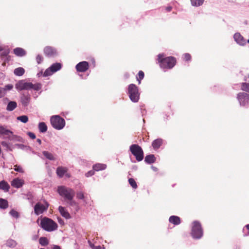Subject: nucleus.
<instances>
[{
  "label": "nucleus",
  "mask_w": 249,
  "mask_h": 249,
  "mask_svg": "<svg viewBox=\"0 0 249 249\" xmlns=\"http://www.w3.org/2000/svg\"><path fill=\"white\" fill-rule=\"evenodd\" d=\"M16 89L18 90L34 89L38 90L41 89V85L37 83L33 84L31 82H28L25 80H22L17 82L15 85Z\"/></svg>",
  "instance_id": "f257e3e1"
},
{
  "label": "nucleus",
  "mask_w": 249,
  "mask_h": 249,
  "mask_svg": "<svg viewBox=\"0 0 249 249\" xmlns=\"http://www.w3.org/2000/svg\"><path fill=\"white\" fill-rule=\"evenodd\" d=\"M163 54L158 55V61L161 68L163 69H171L173 68L176 62V59L173 57H167L163 58Z\"/></svg>",
  "instance_id": "f03ea898"
},
{
  "label": "nucleus",
  "mask_w": 249,
  "mask_h": 249,
  "mask_svg": "<svg viewBox=\"0 0 249 249\" xmlns=\"http://www.w3.org/2000/svg\"><path fill=\"white\" fill-rule=\"evenodd\" d=\"M40 226L45 231L51 232L57 229V224L52 219L44 217L40 220Z\"/></svg>",
  "instance_id": "7ed1b4c3"
},
{
  "label": "nucleus",
  "mask_w": 249,
  "mask_h": 249,
  "mask_svg": "<svg viewBox=\"0 0 249 249\" xmlns=\"http://www.w3.org/2000/svg\"><path fill=\"white\" fill-rule=\"evenodd\" d=\"M57 191L60 196L69 200L72 199L75 195L73 189L64 186H59Z\"/></svg>",
  "instance_id": "20e7f679"
},
{
  "label": "nucleus",
  "mask_w": 249,
  "mask_h": 249,
  "mask_svg": "<svg viewBox=\"0 0 249 249\" xmlns=\"http://www.w3.org/2000/svg\"><path fill=\"white\" fill-rule=\"evenodd\" d=\"M50 121L53 127L57 130L63 129L65 125V120L58 115L52 116Z\"/></svg>",
  "instance_id": "39448f33"
},
{
  "label": "nucleus",
  "mask_w": 249,
  "mask_h": 249,
  "mask_svg": "<svg viewBox=\"0 0 249 249\" xmlns=\"http://www.w3.org/2000/svg\"><path fill=\"white\" fill-rule=\"evenodd\" d=\"M128 92L131 100L133 102H137L140 97V94L137 87L134 84H130L128 86Z\"/></svg>",
  "instance_id": "423d86ee"
},
{
  "label": "nucleus",
  "mask_w": 249,
  "mask_h": 249,
  "mask_svg": "<svg viewBox=\"0 0 249 249\" xmlns=\"http://www.w3.org/2000/svg\"><path fill=\"white\" fill-rule=\"evenodd\" d=\"M191 234L193 237L196 239H199L202 236V229L200 224L198 222L194 221L193 222Z\"/></svg>",
  "instance_id": "0eeeda50"
},
{
  "label": "nucleus",
  "mask_w": 249,
  "mask_h": 249,
  "mask_svg": "<svg viewBox=\"0 0 249 249\" xmlns=\"http://www.w3.org/2000/svg\"><path fill=\"white\" fill-rule=\"evenodd\" d=\"M130 150L138 161L143 160V152L140 146L137 144H132L130 147Z\"/></svg>",
  "instance_id": "6e6552de"
},
{
  "label": "nucleus",
  "mask_w": 249,
  "mask_h": 249,
  "mask_svg": "<svg viewBox=\"0 0 249 249\" xmlns=\"http://www.w3.org/2000/svg\"><path fill=\"white\" fill-rule=\"evenodd\" d=\"M49 207V204L47 202L44 203H37L34 206V212L36 215L42 214L44 211H47Z\"/></svg>",
  "instance_id": "1a4fd4ad"
},
{
  "label": "nucleus",
  "mask_w": 249,
  "mask_h": 249,
  "mask_svg": "<svg viewBox=\"0 0 249 249\" xmlns=\"http://www.w3.org/2000/svg\"><path fill=\"white\" fill-rule=\"evenodd\" d=\"M61 68V65L59 63H56L52 65L49 68L46 70L43 73V76H48L59 71Z\"/></svg>",
  "instance_id": "9d476101"
},
{
  "label": "nucleus",
  "mask_w": 249,
  "mask_h": 249,
  "mask_svg": "<svg viewBox=\"0 0 249 249\" xmlns=\"http://www.w3.org/2000/svg\"><path fill=\"white\" fill-rule=\"evenodd\" d=\"M237 98L241 106H244L249 103V95L246 93H239Z\"/></svg>",
  "instance_id": "9b49d317"
},
{
  "label": "nucleus",
  "mask_w": 249,
  "mask_h": 249,
  "mask_svg": "<svg viewBox=\"0 0 249 249\" xmlns=\"http://www.w3.org/2000/svg\"><path fill=\"white\" fill-rule=\"evenodd\" d=\"M13 132L7 128L6 126L0 124V136L4 138L11 139Z\"/></svg>",
  "instance_id": "f8f14e48"
},
{
  "label": "nucleus",
  "mask_w": 249,
  "mask_h": 249,
  "mask_svg": "<svg viewBox=\"0 0 249 249\" xmlns=\"http://www.w3.org/2000/svg\"><path fill=\"white\" fill-rule=\"evenodd\" d=\"M89 68V64L86 61H82L76 66V69L77 71L80 72H84L86 71Z\"/></svg>",
  "instance_id": "ddd939ff"
},
{
  "label": "nucleus",
  "mask_w": 249,
  "mask_h": 249,
  "mask_svg": "<svg viewBox=\"0 0 249 249\" xmlns=\"http://www.w3.org/2000/svg\"><path fill=\"white\" fill-rule=\"evenodd\" d=\"M12 186L16 188H19L21 187L24 184L23 179L19 178H16L14 179L11 182Z\"/></svg>",
  "instance_id": "4468645a"
},
{
  "label": "nucleus",
  "mask_w": 249,
  "mask_h": 249,
  "mask_svg": "<svg viewBox=\"0 0 249 249\" xmlns=\"http://www.w3.org/2000/svg\"><path fill=\"white\" fill-rule=\"evenodd\" d=\"M68 169L66 167L60 166L58 167L56 169V174L60 177H63L64 175H66L68 177H70V176L67 174Z\"/></svg>",
  "instance_id": "2eb2a0df"
},
{
  "label": "nucleus",
  "mask_w": 249,
  "mask_h": 249,
  "mask_svg": "<svg viewBox=\"0 0 249 249\" xmlns=\"http://www.w3.org/2000/svg\"><path fill=\"white\" fill-rule=\"evenodd\" d=\"M234 39L237 43L240 45L243 46L246 44V40L239 33H236L234 34Z\"/></svg>",
  "instance_id": "dca6fc26"
},
{
  "label": "nucleus",
  "mask_w": 249,
  "mask_h": 249,
  "mask_svg": "<svg viewBox=\"0 0 249 249\" xmlns=\"http://www.w3.org/2000/svg\"><path fill=\"white\" fill-rule=\"evenodd\" d=\"M44 53L48 56H53L56 54L55 49L51 47H46L44 50Z\"/></svg>",
  "instance_id": "f3484780"
},
{
  "label": "nucleus",
  "mask_w": 249,
  "mask_h": 249,
  "mask_svg": "<svg viewBox=\"0 0 249 249\" xmlns=\"http://www.w3.org/2000/svg\"><path fill=\"white\" fill-rule=\"evenodd\" d=\"M58 211L63 217L66 219H69L71 218L70 213H68L65 208L60 206L58 208Z\"/></svg>",
  "instance_id": "a211bd4d"
},
{
  "label": "nucleus",
  "mask_w": 249,
  "mask_h": 249,
  "mask_svg": "<svg viewBox=\"0 0 249 249\" xmlns=\"http://www.w3.org/2000/svg\"><path fill=\"white\" fill-rule=\"evenodd\" d=\"M13 51L14 53L18 56H23L26 54L25 51L21 48H16Z\"/></svg>",
  "instance_id": "6ab92c4d"
},
{
  "label": "nucleus",
  "mask_w": 249,
  "mask_h": 249,
  "mask_svg": "<svg viewBox=\"0 0 249 249\" xmlns=\"http://www.w3.org/2000/svg\"><path fill=\"white\" fill-rule=\"evenodd\" d=\"M10 189V186L8 183L4 180H2L0 182V189L4 191L5 192H7Z\"/></svg>",
  "instance_id": "aec40b11"
},
{
  "label": "nucleus",
  "mask_w": 249,
  "mask_h": 249,
  "mask_svg": "<svg viewBox=\"0 0 249 249\" xmlns=\"http://www.w3.org/2000/svg\"><path fill=\"white\" fill-rule=\"evenodd\" d=\"M30 96L29 95H23L21 97V102L22 104L24 106H27L30 102Z\"/></svg>",
  "instance_id": "412c9836"
},
{
  "label": "nucleus",
  "mask_w": 249,
  "mask_h": 249,
  "mask_svg": "<svg viewBox=\"0 0 249 249\" xmlns=\"http://www.w3.org/2000/svg\"><path fill=\"white\" fill-rule=\"evenodd\" d=\"M17 107V104L15 101L9 102L7 106L6 110L9 111H12L14 110Z\"/></svg>",
  "instance_id": "4be33fe9"
},
{
  "label": "nucleus",
  "mask_w": 249,
  "mask_h": 249,
  "mask_svg": "<svg viewBox=\"0 0 249 249\" xmlns=\"http://www.w3.org/2000/svg\"><path fill=\"white\" fill-rule=\"evenodd\" d=\"M169 222L174 225H178L180 223V220L179 217L177 216H171L169 218Z\"/></svg>",
  "instance_id": "5701e85b"
},
{
  "label": "nucleus",
  "mask_w": 249,
  "mask_h": 249,
  "mask_svg": "<svg viewBox=\"0 0 249 249\" xmlns=\"http://www.w3.org/2000/svg\"><path fill=\"white\" fill-rule=\"evenodd\" d=\"M162 142V140L160 139H158L154 140L152 142V146L155 149H158Z\"/></svg>",
  "instance_id": "b1692460"
},
{
  "label": "nucleus",
  "mask_w": 249,
  "mask_h": 249,
  "mask_svg": "<svg viewBox=\"0 0 249 249\" xmlns=\"http://www.w3.org/2000/svg\"><path fill=\"white\" fill-rule=\"evenodd\" d=\"M13 85L12 84H7L3 88H2V91L4 96L7 94V92L13 89Z\"/></svg>",
  "instance_id": "393cba45"
},
{
  "label": "nucleus",
  "mask_w": 249,
  "mask_h": 249,
  "mask_svg": "<svg viewBox=\"0 0 249 249\" xmlns=\"http://www.w3.org/2000/svg\"><path fill=\"white\" fill-rule=\"evenodd\" d=\"M38 128L40 132L44 133L47 130V126L45 123L41 122L38 124Z\"/></svg>",
  "instance_id": "a878e982"
},
{
  "label": "nucleus",
  "mask_w": 249,
  "mask_h": 249,
  "mask_svg": "<svg viewBox=\"0 0 249 249\" xmlns=\"http://www.w3.org/2000/svg\"><path fill=\"white\" fill-rule=\"evenodd\" d=\"M106 165L104 164L98 163L94 165L93 166V170L95 171H99L101 170H104L106 168Z\"/></svg>",
  "instance_id": "bb28decb"
},
{
  "label": "nucleus",
  "mask_w": 249,
  "mask_h": 249,
  "mask_svg": "<svg viewBox=\"0 0 249 249\" xmlns=\"http://www.w3.org/2000/svg\"><path fill=\"white\" fill-rule=\"evenodd\" d=\"M144 160L148 163H152L155 162V158L153 155H149L145 157Z\"/></svg>",
  "instance_id": "cd10ccee"
},
{
  "label": "nucleus",
  "mask_w": 249,
  "mask_h": 249,
  "mask_svg": "<svg viewBox=\"0 0 249 249\" xmlns=\"http://www.w3.org/2000/svg\"><path fill=\"white\" fill-rule=\"evenodd\" d=\"M25 72L24 69L22 68L19 67L16 69L14 70V74L17 76H21Z\"/></svg>",
  "instance_id": "c85d7f7f"
},
{
  "label": "nucleus",
  "mask_w": 249,
  "mask_h": 249,
  "mask_svg": "<svg viewBox=\"0 0 249 249\" xmlns=\"http://www.w3.org/2000/svg\"><path fill=\"white\" fill-rule=\"evenodd\" d=\"M43 154L47 159L50 160H55V158L54 157L53 155L48 151H43Z\"/></svg>",
  "instance_id": "c756f323"
},
{
  "label": "nucleus",
  "mask_w": 249,
  "mask_h": 249,
  "mask_svg": "<svg viewBox=\"0 0 249 249\" xmlns=\"http://www.w3.org/2000/svg\"><path fill=\"white\" fill-rule=\"evenodd\" d=\"M17 119L22 123H26L28 121V117L26 115H22L18 116L17 118Z\"/></svg>",
  "instance_id": "7c9ffc66"
},
{
  "label": "nucleus",
  "mask_w": 249,
  "mask_h": 249,
  "mask_svg": "<svg viewBox=\"0 0 249 249\" xmlns=\"http://www.w3.org/2000/svg\"><path fill=\"white\" fill-rule=\"evenodd\" d=\"M204 0H191V3L193 6H199L203 4Z\"/></svg>",
  "instance_id": "2f4dec72"
},
{
  "label": "nucleus",
  "mask_w": 249,
  "mask_h": 249,
  "mask_svg": "<svg viewBox=\"0 0 249 249\" xmlns=\"http://www.w3.org/2000/svg\"><path fill=\"white\" fill-rule=\"evenodd\" d=\"M8 207L7 201L2 198H0V208L2 209H5Z\"/></svg>",
  "instance_id": "473e14b6"
},
{
  "label": "nucleus",
  "mask_w": 249,
  "mask_h": 249,
  "mask_svg": "<svg viewBox=\"0 0 249 249\" xmlns=\"http://www.w3.org/2000/svg\"><path fill=\"white\" fill-rule=\"evenodd\" d=\"M16 245L17 243L16 241L12 239L8 240L6 242L7 246L10 248H14L16 246Z\"/></svg>",
  "instance_id": "72a5a7b5"
},
{
  "label": "nucleus",
  "mask_w": 249,
  "mask_h": 249,
  "mask_svg": "<svg viewBox=\"0 0 249 249\" xmlns=\"http://www.w3.org/2000/svg\"><path fill=\"white\" fill-rule=\"evenodd\" d=\"M39 243L42 246H46L48 244V239L46 237H40L39 239Z\"/></svg>",
  "instance_id": "f704fd0d"
},
{
  "label": "nucleus",
  "mask_w": 249,
  "mask_h": 249,
  "mask_svg": "<svg viewBox=\"0 0 249 249\" xmlns=\"http://www.w3.org/2000/svg\"><path fill=\"white\" fill-rule=\"evenodd\" d=\"M14 169L15 171H17L18 172L23 173L24 172L22 167L20 165H14Z\"/></svg>",
  "instance_id": "c9c22d12"
},
{
  "label": "nucleus",
  "mask_w": 249,
  "mask_h": 249,
  "mask_svg": "<svg viewBox=\"0 0 249 249\" xmlns=\"http://www.w3.org/2000/svg\"><path fill=\"white\" fill-rule=\"evenodd\" d=\"M241 89L249 92V84L243 83L241 85Z\"/></svg>",
  "instance_id": "e433bc0d"
},
{
  "label": "nucleus",
  "mask_w": 249,
  "mask_h": 249,
  "mask_svg": "<svg viewBox=\"0 0 249 249\" xmlns=\"http://www.w3.org/2000/svg\"><path fill=\"white\" fill-rule=\"evenodd\" d=\"M144 77V73L142 71H139L138 73V77H137V79L139 82V84H141V80Z\"/></svg>",
  "instance_id": "4c0bfd02"
},
{
  "label": "nucleus",
  "mask_w": 249,
  "mask_h": 249,
  "mask_svg": "<svg viewBox=\"0 0 249 249\" xmlns=\"http://www.w3.org/2000/svg\"><path fill=\"white\" fill-rule=\"evenodd\" d=\"M129 184H130V185L134 188V189H136L137 187V183L136 182V181L134 180V179L131 178H129Z\"/></svg>",
  "instance_id": "58836bf2"
},
{
  "label": "nucleus",
  "mask_w": 249,
  "mask_h": 249,
  "mask_svg": "<svg viewBox=\"0 0 249 249\" xmlns=\"http://www.w3.org/2000/svg\"><path fill=\"white\" fill-rule=\"evenodd\" d=\"M10 140H16L18 141H21L22 138L17 135H14L13 133V135H11V139H9Z\"/></svg>",
  "instance_id": "ea45409f"
},
{
  "label": "nucleus",
  "mask_w": 249,
  "mask_h": 249,
  "mask_svg": "<svg viewBox=\"0 0 249 249\" xmlns=\"http://www.w3.org/2000/svg\"><path fill=\"white\" fill-rule=\"evenodd\" d=\"M10 214L14 217L18 218L19 217V214L18 212L14 210H12L10 212Z\"/></svg>",
  "instance_id": "a19ab883"
},
{
  "label": "nucleus",
  "mask_w": 249,
  "mask_h": 249,
  "mask_svg": "<svg viewBox=\"0 0 249 249\" xmlns=\"http://www.w3.org/2000/svg\"><path fill=\"white\" fill-rule=\"evenodd\" d=\"M76 196L78 199H83L84 198V194L82 192H78L76 194Z\"/></svg>",
  "instance_id": "79ce46f5"
},
{
  "label": "nucleus",
  "mask_w": 249,
  "mask_h": 249,
  "mask_svg": "<svg viewBox=\"0 0 249 249\" xmlns=\"http://www.w3.org/2000/svg\"><path fill=\"white\" fill-rule=\"evenodd\" d=\"M36 60L38 64H40L43 60V57L40 55H37L36 57Z\"/></svg>",
  "instance_id": "37998d69"
},
{
  "label": "nucleus",
  "mask_w": 249,
  "mask_h": 249,
  "mask_svg": "<svg viewBox=\"0 0 249 249\" xmlns=\"http://www.w3.org/2000/svg\"><path fill=\"white\" fill-rule=\"evenodd\" d=\"M1 144L3 146L5 147L7 149H9V144L7 142L5 141H2L1 142Z\"/></svg>",
  "instance_id": "c03bdc74"
},
{
  "label": "nucleus",
  "mask_w": 249,
  "mask_h": 249,
  "mask_svg": "<svg viewBox=\"0 0 249 249\" xmlns=\"http://www.w3.org/2000/svg\"><path fill=\"white\" fill-rule=\"evenodd\" d=\"M184 59L186 61H188V60H190V59H191V55L189 53H185L184 55Z\"/></svg>",
  "instance_id": "a18cd8bd"
},
{
  "label": "nucleus",
  "mask_w": 249,
  "mask_h": 249,
  "mask_svg": "<svg viewBox=\"0 0 249 249\" xmlns=\"http://www.w3.org/2000/svg\"><path fill=\"white\" fill-rule=\"evenodd\" d=\"M70 202L69 203L70 205H71V206H75L76 207H77V204L75 201L72 200V199H71V200H70Z\"/></svg>",
  "instance_id": "49530a36"
},
{
  "label": "nucleus",
  "mask_w": 249,
  "mask_h": 249,
  "mask_svg": "<svg viewBox=\"0 0 249 249\" xmlns=\"http://www.w3.org/2000/svg\"><path fill=\"white\" fill-rule=\"evenodd\" d=\"M94 172L93 171H90L87 173L85 175L87 177H89L93 175L94 174Z\"/></svg>",
  "instance_id": "de8ad7c7"
},
{
  "label": "nucleus",
  "mask_w": 249,
  "mask_h": 249,
  "mask_svg": "<svg viewBox=\"0 0 249 249\" xmlns=\"http://www.w3.org/2000/svg\"><path fill=\"white\" fill-rule=\"evenodd\" d=\"M28 136L32 138V139H35L36 138V135L32 132H28Z\"/></svg>",
  "instance_id": "09e8293b"
},
{
  "label": "nucleus",
  "mask_w": 249,
  "mask_h": 249,
  "mask_svg": "<svg viewBox=\"0 0 249 249\" xmlns=\"http://www.w3.org/2000/svg\"><path fill=\"white\" fill-rule=\"evenodd\" d=\"M57 219H58V221L60 224L62 225H63L64 224V222L62 219H61L60 217H58Z\"/></svg>",
  "instance_id": "8fccbe9b"
},
{
  "label": "nucleus",
  "mask_w": 249,
  "mask_h": 249,
  "mask_svg": "<svg viewBox=\"0 0 249 249\" xmlns=\"http://www.w3.org/2000/svg\"><path fill=\"white\" fill-rule=\"evenodd\" d=\"M88 243L89 246L92 248V249H93L94 248L95 246L90 241H88Z\"/></svg>",
  "instance_id": "3c124183"
},
{
  "label": "nucleus",
  "mask_w": 249,
  "mask_h": 249,
  "mask_svg": "<svg viewBox=\"0 0 249 249\" xmlns=\"http://www.w3.org/2000/svg\"><path fill=\"white\" fill-rule=\"evenodd\" d=\"M3 97H4V95L2 91V88L0 87V98Z\"/></svg>",
  "instance_id": "603ef678"
},
{
  "label": "nucleus",
  "mask_w": 249,
  "mask_h": 249,
  "mask_svg": "<svg viewBox=\"0 0 249 249\" xmlns=\"http://www.w3.org/2000/svg\"><path fill=\"white\" fill-rule=\"evenodd\" d=\"M102 248L100 246H95L93 249H101Z\"/></svg>",
  "instance_id": "864d4df0"
},
{
  "label": "nucleus",
  "mask_w": 249,
  "mask_h": 249,
  "mask_svg": "<svg viewBox=\"0 0 249 249\" xmlns=\"http://www.w3.org/2000/svg\"><path fill=\"white\" fill-rule=\"evenodd\" d=\"M53 249H61L60 247L57 245L54 246Z\"/></svg>",
  "instance_id": "5fc2aeb1"
},
{
  "label": "nucleus",
  "mask_w": 249,
  "mask_h": 249,
  "mask_svg": "<svg viewBox=\"0 0 249 249\" xmlns=\"http://www.w3.org/2000/svg\"><path fill=\"white\" fill-rule=\"evenodd\" d=\"M247 230H248V234H249V224H248L246 226Z\"/></svg>",
  "instance_id": "6e6d98bb"
},
{
  "label": "nucleus",
  "mask_w": 249,
  "mask_h": 249,
  "mask_svg": "<svg viewBox=\"0 0 249 249\" xmlns=\"http://www.w3.org/2000/svg\"><path fill=\"white\" fill-rule=\"evenodd\" d=\"M17 146L18 147V148H21L22 147H23V145H20V144H17Z\"/></svg>",
  "instance_id": "4d7b16f0"
},
{
  "label": "nucleus",
  "mask_w": 249,
  "mask_h": 249,
  "mask_svg": "<svg viewBox=\"0 0 249 249\" xmlns=\"http://www.w3.org/2000/svg\"><path fill=\"white\" fill-rule=\"evenodd\" d=\"M9 53V51H6L4 53V55H7Z\"/></svg>",
  "instance_id": "13d9d810"
},
{
  "label": "nucleus",
  "mask_w": 249,
  "mask_h": 249,
  "mask_svg": "<svg viewBox=\"0 0 249 249\" xmlns=\"http://www.w3.org/2000/svg\"><path fill=\"white\" fill-rule=\"evenodd\" d=\"M37 142L39 143V144H41V141L40 139H37Z\"/></svg>",
  "instance_id": "bf43d9fd"
},
{
  "label": "nucleus",
  "mask_w": 249,
  "mask_h": 249,
  "mask_svg": "<svg viewBox=\"0 0 249 249\" xmlns=\"http://www.w3.org/2000/svg\"><path fill=\"white\" fill-rule=\"evenodd\" d=\"M171 9V7H168L167 8V10L168 11H170Z\"/></svg>",
  "instance_id": "052dcab7"
},
{
  "label": "nucleus",
  "mask_w": 249,
  "mask_h": 249,
  "mask_svg": "<svg viewBox=\"0 0 249 249\" xmlns=\"http://www.w3.org/2000/svg\"><path fill=\"white\" fill-rule=\"evenodd\" d=\"M248 42L249 43V39L248 40Z\"/></svg>",
  "instance_id": "680f3d73"
}]
</instances>
